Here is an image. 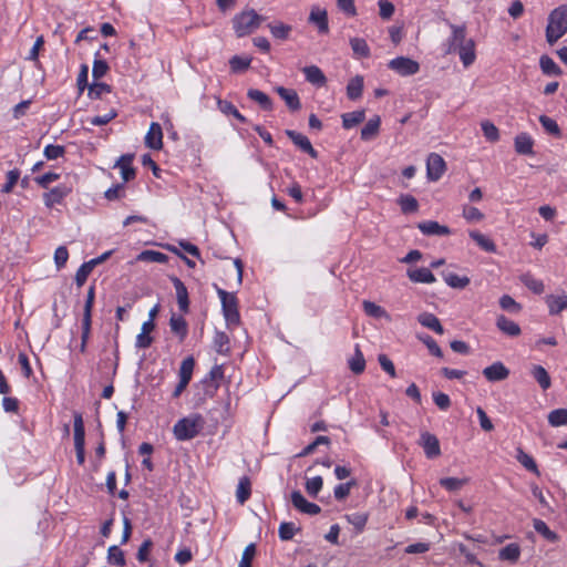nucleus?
<instances>
[{"instance_id":"obj_1","label":"nucleus","mask_w":567,"mask_h":567,"mask_svg":"<svg viewBox=\"0 0 567 567\" xmlns=\"http://www.w3.org/2000/svg\"><path fill=\"white\" fill-rule=\"evenodd\" d=\"M204 426V416L199 413H190L174 424L173 434L179 442L190 441L203 431Z\"/></svg>"},{"instance_id":"obj_2","label":"nucleus","mask_w":567,"mask_h":567,"mask_svg":"<svg viewBox=\"0 0 567 567\" xmlns=\"http://www.w3.org/2000/svg\"><path fill=\"white\" fill-rule=\"evenodd\" d=\"M567 33V4L555 8L548 14L546 40L549 44L556 43Z\"/></svg>"},{"instance_id":"obj_3","label":"nucleus","mask_w":567,"mask_h":567,"mask_svg":"<svg viewBox=\"0 0 567 567\" xmlns=\"http://www.w3.org/2000/svg\"><path fill=\"white\" fill-rule=\"evenodd\" d=\"M262 21L264 17L254 9L243 11L233 19L234 31L238 38L246 37L254 32Z\"/></svg>"},{"instance_id":"obj_4","label":"nucleus","mask_w":567,"mask_h":567,"mask_svg":"<svg viewBox=\"0 0 567 567\" xmlns=\"http://www.w3.org/2000/svg\"><path fill=\"white\" fill-rule=\"evenodd\" d=\"M217 295L221 302V310L228 324H238L240 316L238 311V301L234 293H229L224 289H218Z\"/></svg>"},{"instance_id":"obj_5","label":"nucleus","mask_w":567,"mask_h":567,"mask_svg":"<svg viewBox=\"0 0 567 567\" xmlns=\"http://www.w3.org/2000/svg\"><path fill=\"white\" fill-rule=\"evenodd\" d=\"M73 427L76 461L82 465L85 462V429L82 414L79 412L74 413Z\"/></svg>"},{"instance_id":"obj_6","label":"nucleus","mask_w":567,"mask_h":567,"mask_svg":"<svg viewBox=\"0 0 567 567\" xmlns=\"http://www.w3.org/2000/svg\"><path fill=\"white\" fill-rule=\"evenodd\" d=\"M388 66L390 70L396 72L401 76H409L416 74L420 70V64L406 56H398L392 59Z\"/></svg>"},{"instance_id":"obj_7","label":"nucleus","mask_w":567,"mask_h":567,"mask_svg":"<svg viewBox=\"0 0 567 567\" xmlns=\"http://www.w3.org/2000/svg\"><path fill=\"white\" fill-rule=\"evenodd\" d=\"M72 192V188L66 184H60L49 192L43 194V203L47 208H52L55 205H61L66 196Z\"/></svg>"},{"instance_id":"obj_8","label":"nucleus","mask_w":567,"mask_h":567,"mask_svg":"<svg viewBox=\"0 0 567 567\" xmlns=\"http://www.w3.org/2000/svg\"><path fill=\"white\" fill-rule=\"evenodd\" d=\"M445 162L436 153H431L426 161V175L430 181H439L445 172Z\"/></svg>"},{"instance_id":"obj_9","label":"nucleus","mask_w":567,"mask_h":567,"mask_svg":"<svg viewBox=\"0 0 567 567\" xmlns=\"http://www.w3.org/2000/svg\"><path fill=\"white\" fill-rule=\"evenodd\" d=\"M290 501L296 509L307 515H317L321 512L319 505L308 502L300 491H292Z\"/></svg>"},{"instance_id":"obj_10","label":"nucleus","mask_w":567,"mask_h":567,"mask_svg":"<svg viewBox=\"0 0 567 567\" xmlns=\"http://www.w3.org/2000/svg\"><path fill=\"white\" fill-rule=\"evenodd\" d=\"M450 28L452 33L447 40V49L445 51L447 54L456 52V49L468 40L465 25L450 24Z\"/></svg>"},{"instance_id":"obj_11","label":"nucleus","mask_w":567,"mask_h":567,"mask_svg":"<svg viewBox=\"0 0 567 567\" xmlns=\"http://www.w3.org/2000/svg\"><path fill=\"white\" fill-rule=\"evenodd\" d=\"M420 444L427 458H434L441 454L440 442L437 437L429 432L421 433Z\"/></svg>"},{"instance_id":"obj_12","label":"nucleus","mask_w":567,"mask_h":567,"mask_svg":"<svg viewBox=\"0 0 567 567\" xmlns=\"http://www.w3.org/2000/svg\"><path fill=\"white\" fill-rule=\"evenodd\" d=\"M483 375L489 382H498L508 378L509 370L503 362L496 361L483 370Z\"/></svg>"},{"instance_id":"obj_13","label":"nucleus","mask_w":567,"mask_h":567,"mask_svg":"<svg viewBox=\"0 0 567 567\" xmlns=\"http://www.w3.org/2000/svg\"><path fill=\"white\" fill-rule=\"evenodd\" d=\"M132 154H124L120 156V158L115 162L114 167L120 169L122 179L124 183H127L135 178V169L132 166L133 163Z\"/></svg>"},{"instance_id":"obj_14","label":"nucleus","mask_w":567,"mask_h":567,"mask_svg":"<svg viewBox=\"0 0 567 567\" xmlns=\"http://www.w3.org/2000/svg\"><path fill=\"white\" fill-rule=\"evenodd\" d=\"M286 135L298 146L302 152L309 154L312 158L318 157V152L312 147L310 140L296 131L287 130Z\"/></svg>"},{"instance_id":"obj_15","label":"nucleus","mask_w":567,"mask_h":567,"mask_svg":"<svg viewBox=\"0 0 567 567\" xmlns=\"http://www.w3.org/2000/svg\"><path fill=\"white\" fill-rule=\"evenodd\" d=\"M171 281L176 291V299L179 310L183 313H187L189 310V298L186 286L179 278L175 276L171 277Z\"/></svg>"},{"instance_id":"obj_16","label":"nucleus","mask_w":567,"mask_h":567,"mask_svg":"<svg viewBox=\"0 0 567 567\" xmlns=\"http://www.w3.org/2000/svg\"><path fill=\"white\" fill-rule=\"evenodd\" d=\"M145 145L152 150L158 151L163 147V130L162 126L152 122L148 132L145 135Z\"/></svg>"},{"instance_id":"obj_17","label":"nucleus","mask_w":567,"mask_h":567,"mask_svg":"<svg viewBox=\"0 0 567 567\" xmlns=\"http://www.w3.org/2000/svg\"><path fill=\"white\" fill-rule=\"evenodd\" d=\"M308 20L317 27L320 33L326 34L329 32L328 13L326 9L313 7Z\"/></svg>"},{"instance_id":"obj_18","label":"nucleus","mask_w":567,"mask_h":567,"mask_svg":"<svg viewBox=\"0 0 567 567\" xmlns=\"http://www.w3.org/2000/svg\"><path fill=\"white\" fill-rule=\"evenodd\" d=\"M417 228L426 236H447L452 231L447 226L441 225L434 220H425L417 225Z\"/></svg>"},{"instance_id":"obj_19","label":"nucleus","mask_w":567,"mask_h":567,"mask_svg":"<svg viewBox=\"0 0 567 567\" xmlns=\"http://www.w3.org/2000/svg\"><path fill=\"white\" fill-rule=\"evenodd\" d=\"M548 307V312L551 316L559 315L561 311L567 309V293L561 292L559 295H548L545 298Z\"/></svg>"},{"instance_id":"obj_20","label":"nucleus","mask_w":567,"mask_h":567,"mask_svg":"<svg viewBox=\"0 0 567 567\" xmlns=\"http://www.w3.org/2000/svg\"><path fill=\"white\" fill-rule=\"evenodd\" d=\"M456 52H458L460 60L464 68L472 65L476 59L474 40L468 39L466 42H464V44L456 49Z\"/></svg>"},{"instance_id":"obj_21","label":"nucleus","mask_w":567,"mask_h":567,"mask_svg":"<svg viewBox=\"0 0 567 567\" xmlns=\"http://www.w3.org/2000/svg\"><path fill=\"white\" fill-rule=\"evenodd\" d=\"M171 331L179 339L184 341L188 333V324L183 316L173 313L169 319Z\"/></svg>"},{"instance_id":"obj_22","label":"nucleus","mask_w":567,"mask_h":567,"mask_svg":"<svg viewBox=\"0 0 567 567\" xmlns=\"http://www.w3.org/2000/svg\"><path fill=\"white\" fill-rule=\"evenodd\" d=\"M406 275L412 282L433 284L436 280L432 271L425 267L409 269Z\"/></svg>"},{"instance_id":"obj_23","label":"nucleus","mask_w":567,"mask_h":567,"mask_svg":"<svg viewBox=\"0 0 567 567\" xmlns=\"http://www.w3.org/2000/svg\"><path fill=\"white\" fill-rule=\"evenodd\" d=\"M302 73L306 78V81L316 85L323 86L327 83V78L320 68L317 65H308L302 69Z\"/></svg>"},{"instance_id":"obj_24","label":"nucleus","mask_w":567,"mask_h":567,"mask_svg":"<svg viewBox=\"0 0 567 567\" xmlns=\"http://www.w3.org/2000/svg\"><path fill=\"white\" fill-rule=\"evenodd\" d=\"M276 92L291 111H298L301 107L300 99L295 90L277 86Z\"/></svg>"},{"instance_id":"obj_25","label":"nucleus","mask_w":567,"mask_h":567,"mask_svg":"<svg viewBox=\"0 0 567 567\" xmlns=\"http://www.w3.org/2000/svg\"><path fill=\"white\" fill-rule=\"evenodd\" d=\"M496 327L509 337H517L520 334V327L513 320L508 319L504 315H501L496 319Z\"/></svg>"},{"instance_id":"obj_26","label":"nucleus","mask_w":567,"mask_h":567,"mask_svg":"<svg viewBox=\"0 0 567 567\" xmlns=\"http://www.w3.org/2000/svg\"><path fill=\"white\" fill-rule=\"evenodd\" d=\"M534 141L527 133H520L515 137V151L522 155H532Z\"/></svg>"},{"instance_id":"obj_27","label":"nucleus","mask_w":567,"mask_h":567,"mask_svg":"<svg viewBox=\"0 0 567 567\" xmlns=\"http://www.w3.org/2000/svg\"><path fill=\"white\" fill-rule=\"evenodd\" d=\"M362 307H363V311L367 316L369 317H372V318H375V319H385L388 321L391 320V317L390 315L388 313V311L382 308L381 306L372 302V301H369V300H364L362 302Z\"/></svg>"},{"instance_id":"obj_28","label":"nucleus","mask_w":567,"mask_h":567,"mask_svg":"<svg viewBox=\"0 0 567 567\" xmlns=\"http://www.w3.org/2000/svg\"><path fill=\"white\" fill-rule=\"evenodd\" d=\"M350 47L353 51V55L357 59H365L369 58L371 54L370 48L367 43V41L362 38H351L350 39Z\"/></svg>"},{"instance_id":"obj_29","label":"nucleus","mask_w":567,"mask_h":567,"mask_svg":"<svg viewBox=\"0 0 567 567\" xmlns=\"http://www.w3.org/2000/svg\"><path fill=\"white\" fill-rule=\"evenodd\" d=\"M136 260L145 262L166 264L168 261V256L157 250L147 249L141 251L137 255Z\"/></svg>"},{"instance_id":"obj_30","label":"nucleus","mask_w":567,"mask_h":567,"mask_svg":"<svg viewBox=\"0 0 567 567\" xmlns=\"http://www.w3.org/2000/svg\"><path fill=\"white\" fill-rule=\"evenodd\" d=\"M251 494V483L249 477L243 476L240 477L237 489H236V499L239 504H245Z\"/></svg>"},{"instance_id":"obj_31","label":"nucleus","mask_w":567,"mask_h":567,"mask_svg":"<svg viewBox=\"0 0 567 567\" xmlns=\"http://www.w3.org/2000/svg\"><path fill=\"white\" fill-rule=\"evenodd\" d=\"M195 368V360L192 355L185 358L179 367V381L189 384Z\"/></svg>"},{"instance_id":"obj_32","label":"nucleus","mask_w":567,"mask_h":567,"mask_svg":"<svg viewBox=\"0 0 567 567\" xmlns=\"http://www.w3.org/2000/svg\"><path fill=\"white\" fill-rule=\"evenodd\" d=\"M470 237L480 246L481 249L487 252H495L496 245L494 241L487 236L481 234L477 230H471L468 233Z\"/></svg>"},{"instance_id":"obj_33","label":"nucleus","mask_w":567,"mask_h":567,"mask_svg":"<svg viewBox=\"0 0 567 567\" xmlns=\"http://www.w3.org/2000/svg\"><path fill=\"white\" fill-rule=\"evenodd\" d=\"M341 118H342V126L346 130H350L364 121L365 113L363 110L353 111V112L342 114Z\"/></svg>"},{"instance_id":"obj_34","label":"nucleus","mask_w":567,"mask_h":567,"mask_svg":"<svg viewBox=\"0 0 567 567\" xmlns=\"http://www.w3.org/2000/svg\"><path fill=\"white\" fill-rule=\"evenodd\" d=\"M247 96L251 101L258 103L262 110H272V102L270 97L262 91H259L257 89H249L247 92Z\"/></svg>"},{"instance_id":"obj_35","label":"nucleus","mask_w":567,"mask_h":567,"mask_svg":"<svg viewBox=\"0 0 567 567\" xmlns=\"http://www.w3.org/2000/svg\"><path fill=\"white\" fill-rule=\"evenodd\" d=\"M363 92V78L357 75L352 78L347 85V95L350 100H358L361 97Z\"/></svg>"},{"instance_id":"obj_36","label":"nucleus","mask_w":567,"mask_h":567,"mask_svg":"<svg viewBox=\"0 0 567 567\" xmlns=\"http://www.w3.org/2000/svg\"><path fill=\"white\" fill-rule=\"evenodd\" d=\"M520 556V548L517 544L512 543L503 547L498 553V558L501 560H507L511 563H516Z\"/></svg>"},{"instance_id":"obj_37","label":"nucleus","mask_w":567,"mask_h":567,"mask_svg":"<svg viewBox=\"0 0 567 567\" xmlns=\"http://www.w3.org/2000/svg\"><path fill=\"white\" fill-rule=\"evenodd\" d=\"M532 375L543 390H547L550 388L551 380H550L548 372L546 371V369L544 367L534 365L532 368Z\"/></svg>"},{"instance_id":"obj_38","label":"nucleus","mask_w":567,"mask_h":567,"mask_svg":"<svg viewBox=\"0 0 567 567\" xmlns=\"http://www.w3.org/2000/svg\"><path fill=\"white\" fill-rule=\"evenodd\" d=\"M520 282L532 290L536 295H540L544 291V284L542 280L535 278L530 274H523L519 277Z\"/></svg>"},{"instance_id":"obj_39","label":"nucleus","mask_w":567,"mask_h":567,"mask_svg":"<svg viewBox=\"0 0 567 567\" xmlns=\"http://www.w3.org/2000/svg\"><path fill=\"white\" fill-rule=\"evenodd\" d=\"M539 65L544 74L558 76L561 74L560 68L548 55H543L539 59Z\"/></svg>"},{"instance_id":"obj_40","label":"nucleus","mask_w":567,"mask_h":567,"mask_svg":"<svg viewBox=\"0 0 567 567\" xmlns=\"http://www.w3.org/2000/svg\"><path fill=\"white\" fill-rule=\"evenodd\" d=\"M380 128V117L375 116L370 118L361 130V138L363 141H370L373 136L377 135Z\"/></svg>"},{"instance_id":"obj_41","label":"nucleus","mask_w":567,"mask_h":567,"mask_svg":"<svg viewBox=\"0 0 567 567\" xmlns=\"http://www.w3.org/2000/svg\"><path fill=\"white\" fill-rule=\"evenodd\" d=\"M268 28L270 30L271 35L279 40H287L292 30L291 25L285 24L282 22L270 23L268 24Z\"/></svg>"},{"instance_id":"obj_42","label":"nucleus","mask_w":567,"mask_h":567,"mask_svg":"<svg viewBox=\"0 0 567 567\" xmlns=\"http://www.w3.org/2000/svg\"><path fill=\"white\" fill-rule=\"evenodd\" d=\"M533 527L538 534H540L545 539H547L549 542L554 543L558 539L557 534L555 532H553L548 527V525L542 519L535 518L533 520Z\"/></svg>"},{"instance_id":"obj_43","label":"nucleus","mask_w":567,"mask_h":567,"mask_svg":"<svg viewBox=\"0 0 567 567\" xmlns=\"http://www.w3.org/2000/svg\"><path fill=\"white\" fill-rule=\"evenodd\" d=\"M444 281L451 288L463 289L470 284V278L466 276H458L453 272L444 275Z\"/></svg>"},{"instance_id":"obj_44","label":"nucleus","mask_w":567,"mask_h":567,"mask_svg":"<svg viewBox=\"0 0 567 567\" xmlns=\"http://www.w3.org/2000/svg\"><path fill=\"white\" fill-rule=\"evenodd\" d=\"M516 460L528 471L539 475V471L534 458L525 453L522 449H517Z\"/></svg>"},{"instance_id":"obj_45","label":"nucleus","mask_w":567,"mask_h":567,"mask_svg":"<svg viewBox=\"0 0 567 567\" xmlns=\"http://www.w3.org/2000/svg\"><path fill=\"white\" fill-rule=\"evenodd\" d=\"M350 370L355 373H362L365 369V360L362 352L357 347L354 355L349 360Z\"/></svg>"},{"instance_id":"obj_46","label":"nucleus","mask_w":567,"mask_h":567,"mask_svg":"<svg viewBox=\"0 0 567 567\" xmlns=\"http://www.w3.org/2000/svg\"><path fill=\"white\" fill-rule=\"evenodd\" d=\"M107 559L111 565L122 567L125 565V558L123 550L116 546L113 545L107 550Z\"/></svg>"},{"instance_id":"obj_47","label":"nucleus","mask_w":567,"mask_h":567,"mask_svg":"<svg viewBox=\"0 0 567 567\" xmlns=\"http://www.w3.org/2000/svg\"><path fill=\"white\" fill-rule=\"evenodd\" d=\"M251 63V58L248 56H240V55H234L229 60V65L233 72L238 73L246 71Z\"/></svg>"},{"instance_id":"obj_48","label":"nucleus","mask_w":567,"mask_h":567,"mask_svg":"<svg viewBox=\"0 0 567 567\" xmlns=\"http://www.w3.org/2000/svg\"><path fill=\"white\" fill-rule=\"evenodd\" d=\"M467 483V478L444 477L440 480V485L449 492H456Z\"/></svg>"},{"instance_id":"obj_49","label":"nucleus","mask_w":567,"mask_h":567,"mask_svg":"<svg viewBox=\"0 0 567 567\" xmlns=\"http://www.w3.org/2000/svg\"><path fill=\"white\" fill-rule=\"evenodd\" d=\"M548 423L551 426H561L567 424V409L553 410L548 414Z\"/></svg>"},{"instance_id":"obj_50","label":"nucleus","mask_w":567,"mask_h":567,"mask_svg":"<svg viewBox=\"0 0 567 567\" xmlns=\"http://www.w3.org/2000/svg\"><path fill=\"white\" fill-rule=\"evenodd\" d=\"M99 55H100V53L96 52L95 59L93 61L92 75H93L94 80H99V79L103 78L109 70V65H107L106 61L100 59Z\"/></svg>"},{"instance_id":"obj_51","label":"nucleus","mask_w":567,"mask_h":567,"mask_svg":"<svg viewBox=\"0 0 567 567\" xmlns=\"http://www.w3.org/2000/svg\"><path fill=\"white\" fill-rule=\"evenodd\" d=\"M219 110L227 115H233L235 118H237L239 122L245 123L246 117L239 113L237 107L228 102V101H218Z\"/></svg>"},{"instance_id":"obj_52","label":"nucleus","mask_w":567,"mask_h":567,"mask_svg":"<svg viewBox=\"0 0 567 567\" xmlns=\"http://www.w3.org/2000/svg\"><path fill=\"white\" fill-rule=\"evenodd\" d=\"M357 485V482L354 480H351L347 483L338 484L333 489V496L338 501H342L346 497L349 496L350 491L352 487Z\"/></svg>"},{"instance_id":"obj_53","label":"nucleus","mask_w":567,"mask_h":567,"mask_svg":"<svg viewBox=\"0 0 567 567\" xmlns=\"http://www.w3.org/2000/svg\"><path fill=\"white\" fill-rule=\"evenodd\" d=\"M322 485H323L322 477L313 476V477L307 480L305 487H306L307 493L310 496L316 497L318 495V493L321 491Z\"/></svg>"},{"instance_id":"obj_54","label":"nucleus","mask_w":567,"mask_h":567,"mask_svg":"<svg viewBox=\"0 0 567 567\" xmlns=\"http://www.w3.org/2000/svg\"><path fill=\"white\" fill-rule=\"evenodd\" d=\"M93 268L94 267L90 261L83 262L80 266L75 274V282L79 287L84 285Z\"/></svg>"},{"instance_id":"obj_55","label":"nucleus","mask_w":567,"mask_h":567,"mask_svg":"<svg viewBox=\"0 0 567 567\" xmlns=\"http://www.w3.org/2000/svg\"><path fill=\"white\" fill-rule=\"evenodd\" d=\"M482 131L486 140L496 142L499 138L498 128L489 121H484L481 124Z\"/></svg>"},{"instance_id":"obj_56","label":"nucleus","mask_w":567,"mask_h":567,"mask_svg":"<svg viewBox=\"0 0 567 567\" xmlns=\"http://www.w3.org/2000/svg\"><path fill=\"white\" fill-rule=\"evenodd\" d=\"M229 338L223 331H216L214 336V347L218 353H224L228 350Z\"/></svg>"},{"instance_id":"obj_57","label":"nucleus","mask_w":567,"mask_h":567,"mask_svg":"<svg viewBox=\"0 0 567 567\" xmlns=\"http://www.w3.org/2000/svg\"><path fill=\"white\" fill-rule=\"evenodd\" d=\"M499 306L503 310L517 313L520 311L522 306L516 302L509 295H504L499 299Z\"/></svg>"},{"instance_id":"obj_58","label":"nucleus","mask_w":567,"mask_h":567,"mask_svg":"<svg viewBox=\"0 0 567 567\" xmlns=\"http://www.w3.org/2000/svg\"><path fill=\"white\" fill-rule=\"evenodd\" d=\"M297 532L296 525L290 522H284L280 524L278 534L281 540H290L293 538Z\"/></svg>"},{"instance_id":"obj_59","label":"nucleus","mask_w":567,"mask_h":567,"mask_svg":"<svg viewBox=\"0 0 567 567\" xmlns=\"http://www.w3.org/2000/svg\"><path fill=\"white\" fill-rule=\"evenodd\" d=\"M346 519L353 525L358 530H362L368 522V514L365 513H352L346 515Z\"/></svg>"},{"instance_id":"obj_60","label":"nucleus","mask_w":567,"mask_h":567,"mask_svg":"<svg viewBox=\"0 0 567 567\" xmlns=\"http://www.w3.org/2000/svg\"><path fill=\"white\" fill-rule=\"evenodd\" d=\"M403 213H413L417 209V200L411 195H403L399 199Z\"/></svg>"},{"instance_id":"obj_61","label":"nucleus","mask_w":567,"mask_h":567,"mask_svg":"<svg viewBox=\"0 0 567 567\" xmlns=\"http://www.w3.org/2000/svg\"><path fill=\"white\" fill-rule=\"evenodd\" d=\"M125 196V186H124V183L122 184H116V185H113L112 187H110L109 189L105 190L104 193V197L109 200H116V199H121Z\"/></svg>"},{"instance_id":"obj_62","label":"nucleus","mask_w":567,"mask_h":567,"mask_svg":"<svg viewBox=\"0 0 567 567\" xmlns=\"http://www.w3.org/2000/svg\"><path fill=\"white\" fill-rule=\"evenodd\" d=\"M65 153V148L62 145H53L49 144L44 147L43 154L49 161L56 159L63 156Z\"/></svg>"},{"instance_id":"obj_63","label":"nucleus","mask_w":567,"mask_h":567,"mask_svg":"<svg viewBox=\"0 0 567 567\" xmlns=\"http://www.w3.org/2000/svg\"><path fill=\"white\" fill-rule=\"evenodd\" d=\"M463 217L471 223L481 221L484 218V214L473 206L465 205L463 207Z\"/></svg>"},{"instance_id":"obj_64","label":"nucleus","mask_w":567,"mask_h":567,"mask_svg":"<svg viewBox=\"0 0 567 567\" xmlns=\"http://www.w3.org/2000/svg\"><path fill=\"white\" fill-rule=\"evenodd\" d=\"M256 554L255 544H249L244 549L238 567H251V560Z\"/></svg>"}]
</instances>
